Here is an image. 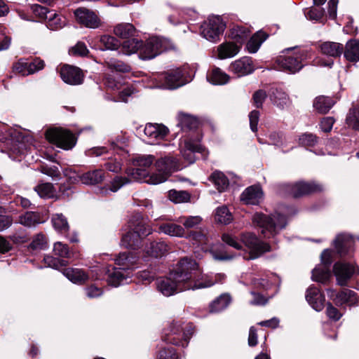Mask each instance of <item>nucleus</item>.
Listing matches in <instances>:
<instances>
[{
  "instance_id": "nucleus-35",
  "label": "nucleus",
  "mask_w": 359,
  "mask_h": 359,
  "mask_svg": "<svg viewBox=\"0 0 359 359\" xmlns=\"http://www.w3.org/2000/svg\"><path fill=\"white\" fill-rule=\"evenodd\" d=\"M137 262V260L135 259V257L129 252L120 253L115 259L116 264L120 266L121 267L119 269L124 271H127L132 268Z\"/></svg>"
},
{
  "instance_id": "nucleus-64",
  "label": "nucleus",
  "mask_w": 359,
  "mask_h": 359,
  "mask_svg": "<svg viewBox=\"0 0 359 359\" xmlns=\"http://www.w3.org/2000/svg\"><path fill=\"white\" fill-rule=\"evenodd\" d=\"M299 141L302 145L312 147L317 143L318 137L311 133H304L300 136Z\"/></svg>"
},
{
  "instance_id": "nucleus-31",
  "label": "nucleus",
  "mask_w": 359,
  "mask_h": 359,
  "mask_svg": "<svg viewBox=\"0 0 359 359\" xmlns=\"http://www.w3.org/2000/svg\"><path fill=\"white\" fill-rule=\"evenodd\" d=\"M144 250L151 257H161L168 251V246L164 241H153L145 248Z\"/></svg>"
},
{
  "instance_id": "nucleus-15",
  "label": "nucleus",
  "mask_w": 359,
  "mask_h": 359,
  "mask_svg": "<svg viewBox=\"0 0 359 359\" xmlns=\"http://www.w3.org/2000/svg\"><path fill=\"white\" fill-rule=\"evenodd\" d=\"M76 20L89 28H97L100 25V20L92 11L86 8H79L74 11Z\"/></svg>"
},
{
  "instance_id": "nucleus-54",
  "label": "nucleus",
  "mask_w": 359,
  "mask_h": 359,
  "mask_svg": "<svg viewBox=\"0 0 359 359\" xmlns=\"http://www.w3.org/2000/svg\"><path fill=\"white\" fill-rule=\"evenodd\" d=\"M187 229L194 228L201 224L202 218L200 216L180 217L177 220Z\"/></svg>"
},
{
  "instance_id": "nucleus-52",
  "label": "nucleus",
  "mask_w": 359,
  "mask_h": 359,
  "mask_svg": "<svg viewBox=\"0 0 359 359\" xmlns=\"http://www.w3.org/2000/svg\"><path fill=\"white\" fill-rule=\"evenodd\" d=\"M346 121L349 127L359 131V106L349 110Z\"/></svg>"
},
{
  "instance_id": "nucleus-36",
  "label": "nucleus",
  "mask_w": 359,
  "mask_h": 359,
  "mask_svg": "<svg viewBox=\"0 0 359 359\" xmlns=\"http://www.w3.org/2000/svg\"><path fill=\"white\" fill-rule=\"evenodd\" d=\"M159 229L165 234L171 236L183 237L185 236L184 229L180 224L175 223H165L161 224Z\"/></svg>"
},
{
  "instance_id": "nucleus-46",
  "label": "nucleus",
  "mask_w": 359,
  "mask_h": 359,
  "mask_svg": "<svg viewBox=\"0 0 359 359\" xmlns=\"http://www.w3.org/2000/svg\"><path fill=\"white\" fill-rule=\"evenodd\" d=\"M230 301L231 298L229 295L226 294L220 295L210 304V311L214 313L222 311V310L227 307Z\"/></svg>"
},
{
  "instance_id": "nucleus-24",
  "label": "nucleus",
  "mask_w": 359,
  "mask_h": 359,
  "mask_svg": "<svg viewBox=\"0 0 359 359\" xmlns=\"http://www.w3.org/2000/svg\"><path fill=\"white\" fill-rule=\"evenodd\" d=\"M79 177L81 183L84 184L95 185L102 182L105 176L103 170L96 169L84 172Z\"/></svg>"
},
{
  "instance_id": "nucleus-43",
  "label": "nucleus",
  "mask_w": 359,
  "mask_h": 359,
  "mask_svg": "<svg viewBox=\"0 0 359 359\" xmlns=\"http://www.w3.org/2000/svg\"><path fill=\"white\" fill-rule=\"evenodd\" d=\"M210 179L219 191H225L229 187V180L224 173L219 171L214 172Z\"/></svg>"
},
{
  "instance_id": "nucleus-57",
  "label": "nucleus",
  "mask_w": 359,
  "mask_h": 359,
  "mask_svg": "<svg viewBox=\"0 0 359 359\" xmlns=\"http://www.w3.org/2000/svg\"><path fill=\"white\" fill-rule=\"evenodd\" d=\"M47 243L46 237L43 234H37L33 238L32 243L29 245V248L32 250H41L46 249Z\"/></svg>"
},
{
  "instance_id": "nucleus-61",
  "label": "nucleus",
  "mask_w": 359,
  "mask_h": 359,
  "mask_svg": "<svg viewBox=\"0 0 359 359\" xmlns=\"http://www.w3.org/2000/svg\"><path fill=\"white\" fill-rule=\"evenodd\" d=\"M31 8L35 15L41 20H47L48 19L49 14L52 12V11H49L47 8L38 4L32 5Z\"/></svg>"
},
{
  "instance_id": "nucleus-37",
  "label": "nucleus",
  "mask_w": 359,
  "mask_h": 359,
  "mask_svg": "<svg viewBox=\"0 0 359 359\" xmlns=\"http://www.w3.org/2000/svg\"><path fill=\"white\" fill-rule=\"evenodd\" d=\"M208 80L214 85H224L229 80V76L218 67H214L208 76Z\"/></svg>"
},
{
  "instance_id": "nucleus-5",
  "label": "nucleus",
  "mask_w": 359,
  "mask_h": 359,
  "mask_svg": "<svg viewBox=\"0 0 359 359\" xmlns=\"http://www.w3.org/2000/svg\"><path fill=\"white\" fill-rule=\"evenodd\" d=\"M175 48V45L170 40L158 36L149 38L140 49V55L142 60H150L164 51Z\"/></svg>"
},
{
  "instance_id": "nucleus-47",
  "label": "nucleus",
  "mask_w": 359,
  "mask_h": 359,
  "mask_svg": "<svg viewBox=\"0 0 359 359\" xmlns=\"http://www.w3.org/2000/svg\"><path fill=\"white\" fill-rule=\"evenodd\" d=\"M142 46V41L137 39H132L125 41L122 44V51L126 55H130L140 50Z\"/></svg>"
},
{
  "instance_id": "nucleus-63",
  "label": "nucleus",
  "mask_w": 359,
  "mask_h": 359,
  "mask_svg": "<svg viewBox=\"0 0 359 359\" xmlns=\"http://www.w3.org/2000/svg\"><path fill=\"white\" fill-rule=\"evenodd\" d=\"M325 11L321 8L311 7L305 14L311 20H320L324 15Z\"/></svg>"
},
{
  "instance_id": "nucleus-51",
  "label": "nucleus",
  "mask_w": 359,
  "mask_h": 359,
  "mask_svg": "<svg viewBox=\"0 0 359 359\" xmlns=\"http://www.w3.org/2000/svg\"><path fill=\"white\" fill-rule=\"evenodd\" d=\"M249 36V30L243 27H237L231 30V38L233 39L239 46L245 41Z\"/></svg>"
},
{
  "instance_id": "nucleus-62",
  "label": "nucleus",
  "mask_w": 359,
  "mask_h": 359,
  "mask_svg": "<svg viewBox=\"0 0 359 359\" xmlns=\"http://www.w3.org/2000/svg\"><path fill=\"white\" fill-rule=\"evenodd\" d=\"M29 75L33 74L41 69L45 67V62L39 57H36L32 62H28Z\"/></svg>"
},
{
  "instance_id": "nucleus-10",
  "label": "nucleus",
  "mask_w": 359,
  "mask_h": 359,
  "mask_svg": "<svg viewBox=\"0 0 359 359\" xmlns=\"http://www.w3.org/2000/svg\"><path fill=\"white\" fill-rule=\"evenodd\" d=\"M46 139L63 149H71L76 144L74 135L67 130L50 129L46 133Z\"/></svg>"
},
{
  "instance_id": "nucleus-25",
  "label": "nucleus",
  "mask_w": 359,
  "mask_h": 359,
  "mask_svg": "<svg viewBox=\"0 0 359 359\" xmlns=\"http://www.w3.org/2000/svg\"><path fill=\"white\" fill-rule=\"evenodd\" d=\"M241 49L238 46L233 42H224L217 46V57L220 60L233 57L236 55Z\"/></svg>"
},
{
  "instance_id": "nucleus-33",
  "label": "nucleus",
  "mask_w": 359,
  "mask_h": 359,
  "mask_svg": "<svg viewBox=\"0 0 359 359\" xmlns=\"http://www.w3.org/2000/svg\"><path fill=\"white\" fill-rule=\"evenodd\" d=\"M51 222L54 229L60 233L66 234L69 230V225L66 217L62 213L52 215Z\"/></svg>"
},
{
  "instance_id": "nucleus-41",
  "label": "nucleus",
  "mask_w": 359,
  "mask_h": 359,
  "mask_svg": "<svg viewBox=\"0 0 359 359\" xmlns=\"http://www.w3.org/2000/svg\"><path fill=\"white\" fill-rule=\"evenodd\" d=\"M66 25V18L52 11L47 20V27L52 30L62 28Z\"/></svg>"
},
{
  "instance_id": "nucleus-11",
  "label": "nucleus",
  "mask_w": 359,
  "mask_h": 359,
  "mask_svg": "<svg viewBox=\"0 0 359 359\" xmlns=\"http://www.w3.org/2000/svg\"><path fill=\"white\" fill-rule=\"evenodd\" d=\"M154 161L152 155L140 156L136 159V168L129 170L128 174L132 180L137 181H143L147 182V180L151 175L147 169L150 168Z\"/></svg>"
},
{
  "instance_id": "nucleus-30",
  "label": "nucleus",
  "mask_w": 359,
  "mask_h": 359,
  "mask_svg": "<svg viewBox=\"0 0 359 359\" xmlns=\"http://www.w3.org/2000/svg\"><path fill=\"white\" fill-rule=\"evenodd\" d=\"M271 101L277 107L284 108L290 104L287 94L278 88H271L269 93Z\"/></svg>"
},
{
  "instance_id": "nucleus-48",
  "label": "nucleus",
  "mask_w": 359,
  "mask_h": 359,
  "mask_svg": "<svg viewBox=\"0 0 359 359\" xmlns=\"http://www.w3.org/2000/svg\"><path fill=\"white\" fill-rule=\"evenodd\" d=\"M215 220L223 224H228L233 220V216L226 206L217 208L215 212Z\"/></svg>"
},
{
  "instance_id": "nucleus-7",
  "label": "nucleus",
  "mask_w": 359,
  "mask_h": 359,
  "mask_svg": "<svg viewBox=\"0 0 359 359\" xmlns=\"http://www.w3.org/2000/svg\"><path fill=\"white\" fill-rule=\"evenodd\" d=\"M226 25L219 16H212L201 25V36L209 41L216 43L219 41Z\"/></svg>"
},
{
  "instance_id": "nucleus-59",
  "label": "nucleus",
  "mask_w": 359,
  "mask_h": 359,
  "mask_svg": "<svg viewBox=\"0 0 359 359\" xmlns=\"http://www.w3.org/2000/svg\"><path fill=\"white\" fill-rule=\"evenodd\" d=\"M222 241L226 245L233 248L236 250H241L243 245L241 242H239L238 239L233 235L229 233H223L222 236Z\"/></svg>"
},
{
  "instance_id": "nucleus-9",
  "label": "nucleus",
  "mask_w": 359,
  "mask_h": 359,
  "mask_svg": "<svg viewBox=\"0 0 359 359\" xmlns=\"http://www.w3.org/2000/svg\"><path fill=\"white\" fill-rule=\"evenodd\" d=\"M240 240L241 244H243L250 251L248 259H256L264 252L271 251V246L268 243L259 241L253 233H241Z\"/></svg>"
},
{
  "instance_id": "nucleus-22",
  "label": "nucleus",
  "mask_w": 359,
  "mask_h": 359,
  "mask_svg": "<svg viewBox=\"0 0 359 359\" xmlns=\"http://www.w3.org/2000/svg\"><path fill=\"white\" fill-rule=\"evenodd\" d=\"M263 196L262 189L259 186H251L247 188L241 194V200L246 204L257 205Z\"/></svg>"
},
{
  "instance_id": "nucleus-12",
  "label": "nucleus",
  "mask_w": 359,
  "mask_h": 359,
  "mask_svg": "<svg viewBox=\"0 0 359 359\" xmlns=\"http://www.w3.org/2000/svg\"><path fill=\"white\" fill-rule=\"evenodd\" d=\"M333 272L336 276L337 283L344 286L355 274L358 273V269L353 264L337 262L333 266Z\"/></svg>"
},
{
  "instance_id": "nucleus-4",
  "label": "nucleus",
  "mask_w": 359,
  "mask_h": 359,
  "mask_svg": "<svg viewBox=\"0 0 359 359\" xmlns=\"http://www.w3.org/2000/svg\"><path fill=\"white\" fill-rule=\"evenodd\" d=\"M194 333L192 325L181 321L173 322L165 333L163 340L175 346L185 347Z\"/></svg>"
},
{
  "instance_id": "nucleus-26",
  "label": "nucleus",
  "mask_w": 359,
  "mask_h": 359,
  "mask_svg": "<svg viewBox=\"0 0 359 359\" xmlns=\"http://www.w3.org/2000/svg\"><path fill=\"white\" fill-rule=\"evenodd\" d=\"M143 240L144 238L129 229V231L122 236L121 243L126 248L135 250L142 246Z\"/></svg>"
},
{
  "instance_id": "nucleus-29",
  "label": "nucleus",
  "mask_w": 359,
  "mask_h": 359,
  "mask_svg": "<svg viewBox=\"0 0 359 359\" xmlns=\"http://www.w3.org/2000/svg\"><path fill=\"white\" fill-rule=\"evenodd\" d=\"M62 273L71 282L76 284H83L89 279V276L85 271L79 269L67 268L65 269Z\"/></svg>"
},
{
  "instance_id": "nucleus-17",
  "label": "nucleus",
  "mask_w": 359,
  "mask_h": 359,
  "mask_svg": "<svg viewBox=\"0 0 359 359\" xmlns=\"http://www.w3.org/2000/svg\"><path fill=\"white\" fill-rule=\"evenodd\" d=\"M168 128L160 124L147 123L144 129L146 137L145 141L150 144H156V142L163 139L168 134Z\"/></svg>"
},
{
  "instance_id": "nucleus-56",
  "label": "nucleus",
  "mask_w": 359,
  "mask_h": 359,
  "mask_svg": "<svg viewBox=\"0 0 359 359\" xmlns=\"http://www.w3.org/2000/svg\"><path fill=\"white\" fill-rule=\"evenodd\" d=\"M13 70L22 76L29 75L28 61L27 59L20 58L13 65Z\"/></svg>"
},
{
  "instance_id": "nucleus-27",
  "label": "nucleus",
  "mask_w": 359,
  "mask_h": 359,
  "mask_svg": "<svg viewBox=\"0 0 359 359\" xmlns=\"http://www.w3.org/2000/svg\"><path fill=\"white\" fill-rule=\"evenodd\" d=\"M45 219L38 212H26L20 215L18 217V222L27 227L35 226L36 224L43 223Z\"/></svg>"
},
{
  "instance_id": "nucleus-16",
  "label": "nucleus",
  "mask_w": 359,
  "mask_h": 359,
  "mask_svg": "<svg viewBox=\"0 0 359 359\" xmlns=\"http://www.w3.org/2000/svg\"><path fill=\"white\" fill-rule=\"evenodd\" d=\"M287 187L291 195L295 198L323 190L321 185L313 182H299L292 185H288Z\"/></svg>"
},
{
  "instance_id": "nucleus-21",
  "label": "nucleus",
  "mask_w": 359,
  "mask_h": 359,
  "mask_svg": "<svg viewBox=\"0 0 359 359\" xmlns=\"http://www.w3.org/2000/svg\"><path fill=\"white\" fill-rule=\"evenodd\" d=\"M306 299L316 311H320L323 309L325 297L321 294L319 289L310 287L306 291Z\"/></svg>"
},
{
  "instance_id": "nucleus-18",
  "label": "nucleus",
  "mask_w": 359,
  "mask_h": 359,
  "mask_svg": "<svg viewBox=\"0 0 359 359\" xmlns=\"http://www.w3.org/2000/svg\"><path fill=\"white\" fill-rule=\"evenodd\" d=\"M60 76L64 82L70 85H79L83 81V74L78 67L65 65L61 68Z\"/></svg>"
},
{
  "instance_id": "nucleus-3",
  "label": "nucleus",
  "mask_w": 359,
  "mask_h": 359,
  "mask_svg": "<svg viewBox=\"0 0 359 359\" xmlns=\"http://www.w3.org/2000/svg\"><path fill=\"white\" fill-rule=\"evenodd\" d=\"M154 167L156 172L147 180V183L154 185L165 182L172 172L182 168L179 160L171 155L156 160Z\"/></svg>"
},
{
  "instance_id": "nucleus-53",
  "label": "nucleus",
  "mask_w": 359,
  "mask_h": 359,
  "mask_svg": "<svg viewBox=\"0 0 359 359\" xmlns=\"http://www.w3.org/2000/svg\"><path fill=\"white\" fill-rule=\"evenodd\" d=\"M34 190L41 198H51L54 196V190L52 184L42 183L34 187Z\"/></svg>"
},
{
  "instance_id": "nucleus-50",
  "label": "nucleus",
  "mask_w": 359,
  "mask_h": 359,
  "mask_svg": "<svg viewBox=\"0 0 359 359\" xmlns=\"http://www.w3.org/2000/svg\"><path fill=\"white\" fill-rule=\"evenodd\" d=\"M188 238L194 242V244L198 245H206L209 241L208 236L204 230L191 231Z\"/></svg>"
},
{
  "instance_id": "nucleus-23",
  "label": "nucleus",
  "mask_w": 359,
  "mask_h": 359,
  "mask_svg": "<svg viewBox=\"0 0 359 359\" xmlns=\"http://www.w3.org/2000/svg\"><path fill=\"white\" fill-rule=\"evenodd\" d=\"M230 69L238 76L250 74L253 71L252 60L247 57H242L231 63Z\"/></svg>"
},
{
  "instance_id": "nucleus-49",
  "label": "nucleus",
  "mask_w": 359,
  "mask_h": 359,
  "mask_svg": "<svg viewBox=\"0 0 359 359\" xmlns=\"http://www.w3.org/2000/svg\"><path fill=\"white\" fill-rule=\"evenodd\" d=\"M198 121L193 116L189 115L180 114L179 115V123L178 125L184 130L189 129L193 130L197 128Z\"/></svg>"
},
{
  "instance_id": "nucleus-60",
  "label": "nucleus",
  "mask_w": 359,
  "mask_h": 359,
  "mask_svg": "<svg viewBox=\"0 0 359 359\" xmlns=\"http://www.w3.org/2000/svg\"><path fill=\"white\" fill-rule=\"evenodd\" d=\"M170 201L175 203H182L187 201L189 198V194L186 191H178L176 190H170L168 194Z\"/></svg>"
},
{
  "instance_id": "nucleus-44",
  "label": "nucleus",
  "mask_w": 359,
  "mask_h": 359,
  "mask_svg": "<svg viewBox=\"0 0 359 359\" xmlns=\"http://www.w3.org/2000/svg\"><path fill=\"white\" fill-rule=\"evenodd\" d=\"M331 273L329 267L320 266L316 267L312 271V279L315 281L325 283L330 278Z\"/></svg>"
},
{
  "instance_id": "nucleus-55",
  "label": "nucleus",
  "mask_w": 359,
  "mask_h": 359,
  "mask_svg": "<svg viewBox=\"0 0 359 359\" xmlns=\"http://www.w3.org/2000/svg\"><path fill=\"white\" fill-rule=\"evenodd\" d=\"M53 251L55 255L60 257L72 258L73 255L70 252L69 247L67 244L62 242H56L53 245Z\"/></svg>"
},
{
  "instance_id": "nucleus-20",
  "label": "nucleus",
  "mask_w": 359,
  "mask_h": 359,
  "mask_svg": "<svg viewBox=\"0 0 359 359\" xmlns=\"http://www.w3.org/2000/svg\"><path fill=\"white\" fill-rule=\"evenodd\" d=\"M332 293H333V292H332ZM330 297L337 306H342L346 304L351 306L355 305L358 302L356 293L348 289H344L337 292L335 297L332 294H330Z\"/></svg>"
},
{
  "instance_id": "nucleus-40",
  "label": "nucleus",
  "mask_w": 359,
  "mask_h": 359,
  "mask_svg": "<svg viewBox=\"0 0 359 359\" xmlns=\"http://www.w3.org/2000/svg\"><path fill=\"white\" fill-rule=\"evenodd\" d=\"M334 104V101L330 97L320 96L316 98L313 107L319 113L325 114L328 112Z\"/></svg>"
},
{
  "instance_id": "nucleus-28",
  "label": "nucleus",
  "mask_w": 359,
  "mask_h": 359,
  "mask_svg": "<svg viewBox=\"0 0 359 359\" xmlns=\"http://www.w3.org/2000/svg\"><path fill=\"white\" fill-rule=\"evenodd\" d=\"M106 273L108 275L107 282L109 285L114 287H117L121 284V283L126 279L129 275L127 271H124L119 268H109L107 269Z\"/></svg>"
},
{
  "instance_id": "nucleus-13",
  "label": "nucleus",
  "mask_w": 359,
  "mask_h": 359,
  "mask_svg": "<svg viewBox=\"0 0 359 359\" xmlns=\"http://www.w3.org/2000/svg\"><path fill=\"white\" fill-rule=\"evenodd\" d=\"M180 147L181 154L189 163H192L195 161V153L201 154L203 158H206L208 154L205 148L198 141L191 138L185 139L183 145L181 144Z\"/></svg>"
},
{
  "instance_id": "nucleus-34",
  "label": "nucleus",
  "mask_w": 359,
  "mask_h": 359,
  "mask_svg": "<svg viewBox=\"0 0 359 359\" xmlns=\"http://www.w3.org/2000/svg\"><path fill=\"white\" fill-rule=\"evenodd\" d=\"M344 57L351 62L359 60V41L350 40L346 44Z\"/></svg>"
},
{
  "instance_id": "nucleus-42",
  "label": "nucleus",
  "mask_w": 359,
  "mask_h": 359,
  "mask_svg": "<svg viewBox=\"0 0 359 359\" xmlns=\"http://www.w3.org/2000/svg\"><path fill=\"white\" fill-rule=\"evenodd\" d=\"M136 30L130 23H121L117 25L114 29V34L121 38H128L134 36Z\"/></svg>"
},
{
  "instance_id": "nucleus-39",
  "label": "nucleus",
  "mask_w": 359,
  "mask_h": 359,
  "mask_svg": "<svg viewBox=\"0 0 359 359\" xmlns=\"http://www.w3.org/2000/svg\"><path fill=\"white\" fill-rule=\"evenodd\" d=\"M105 64L109 69L117 72L128 73L132 69L129 64L114 58L105 60Z\"/></svg>"
},
{
  "instance_id": "nucleus-8",
  "label": "nucleus",
  "mask_w": 359,
  "mask_h": 359,
  "mask_svg": "<svg viewBox=\"0 0 359 359\" xmlns=\"http://www.w3.org/2000/svg\"><path fill=\"white\" fill-rule=\"evenodd\" d=\"M308 53L305 50H299L292 55H280L277 57L276 62L282 70L294 74L303 67V61L307 59Z\"/></svg>"
},
{
  "instance_id": "nucleus-2",
  "label": "nucleus",
  "mask_w": 359,
  "mask_h": 359,
  "mask_svg": "<svg viewBox=\"0 0 359 359\" xmlns=\"http://www.w3.org/2000/svg\"><path fill=\"white\" fill-rule=\"evenodd\" d=\"M295 212L293 208L283 206L279 212L271 215L256 212L252 216V222L261 229V233L265 238H274L279 232L285 228L287 217Z\"/></svg>"
},
{
  "instance_id": "nucleus-1",
  "label": "nucleus",
  "mask_w": 359,
  "mask_h": 359,
  "mask_svg": "<svg viewBox=\"0 0 359 359\" xmlns=\"http://www.w3.org/2000/svg\"><path fill=\"white\" fill-rule=\"evenodd\" d=\"M197 269L198 264L195 260L187 257L182 259L168 277L157 280L158 291L165 297H170L187 290H194L211 287L213 282L210 280L207 283L200 282L198 278L195 280L197 277Z\"/></svg>"
},
{
  "instance_id": "nucleus-45",
  "label": "nucleus",
  "mask_w": 359,
  "mask_h": 359,
  "mask_svg": "<svg viewBox=\"0 0 359 359\" xmlns=\"http://www.w3.org/2000/svg\"><path fill=\"white\" fill-rule=\"evenodd\" d=\"M100 50H116L120 45L119 41L114 36L103 35L100 38Z\"/></svg>"
},
{
  "instance_id": "nucleus-6",
  "label": "nucleus",
  "mask_w": 359,
  "mask_h": 359,
  "mask_svg": "<svg viewBox=\"0 0 359 359\" xmlns=\"http://www.w3.org/2000/svg\"><path fill=\"white\" fill-rule=\"evenodd\" d=\"M156 88L175 89L185 84L184 73L180 68L171 69L155 76Z\"/></svg>"
},
{
  "instance_id": "nucleus-14",
  "label": "nucleus",
  "mask_w": 359,
  "mask_h": 359,
  "mask_svg": "<svg viewBox=\"0 0 359 359\" xmlns=\"http://www.w3.org/2000/svg\"><path fill=\"white\" fill-rule=\"evenodd\" d=\"M129 229L142 238H146L153 232L152 227L147 219L140 214H135L131 217L128 222Z\"/></svg>"
},
{
  "instance_id": "nucleus-32",
  "label": "nucleus",
  "mask_w": 359,
  "mask_h": 359,
  "mask_svg": "<svg viewBox=\"0 0 359 359\" xmlns=\"http://www.w3.org/2000/svg\"><path fill=\"white\" fill-rule=\"evenodd\" d=\"M342 44L336 42H325L320 46V50L323 54L337 57H339L344 51Z\"/></svg>"
},
{
  "instance_id": "nucleus-19",
  "label": "nucleus",
  "mask_w": 359,
  "mask_h": 359,
  "mask_svg": "<svg viewBox=\"0 0 359 359\" xmlns=\"http://www.w3.org/2000/svg\"><path fill=\"white\" fill-rule=\"evenodd\" d=\"M334 248L340 257L349 253L352 249L354 241L352 236L346 233L338 234L333 242Z\"/></svg>"
},
{
  "instance_id": "nucleus-58",
  "label": "nucleus",
  "mask_w": 359,
  "mask_h": 359,
  "mask_svg": "<svg viewBox=\"0 0 359 359\" xmlns=\"http://www.w3.org/2000/svg\"><path fill=\"white\" fill-rule=\"evenodd\" d=\"M43 262L46 266L55 269H59L60 267L66 266L67 264V261L55 258L50 255H46L43 258Z\"/></svg>"
},
{
  "instance_id": "nucleus-38",
  "label": "nucleus",
  "mask_w": 359,
  "mask_h": 359,
  "mask_svg": "<svg viewBox=\"0 0 359 359\" xmlns=\"http://www.w3.org/2000/svg\"><path fill=\"white\" fill-rule=\"evenodd\" d=\"M267 36V34L262 31L255 33L247 43L248 51L252 53H256L262 43L266 39Z\"/></svg>"
}]
</instances>
